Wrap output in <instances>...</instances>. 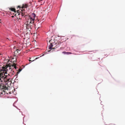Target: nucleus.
Here are the masks:
<instances>
[{
	"instance_id": "obj_1",
	"label": "nucleus",
	"mask_w": 125,
	"mask_h": 125,
	"mask_svg": "<svg viewBox=\"0 0 125 125\" xmlns=\"http://www.w3.org/2000/svg\"><path fill=\"white\" fill-rule=\"evenodd\" d=\"M35 17L36 15L34 13H32L31 16H29V18L27 21V24L26 26L28 30L29 31H31V27L33 24Z\"/></svg>"
},
{
	"instance_id": "obj_2",
	"label": "nucleus",
	"mask_w": 125,
	"mask_h": 125,
	"mask_svg": "<svg viewBox=\"0 0 125 125\" xmlns=\"http://www.w3.org/2000/svg\"><path fill=\"white\" fill-rule=\"evenodd\" d=\"M37 23L38 24V25L39 24V25L38 26V28H39V27H41V24L42 23V22H41V21L38 20L37 22Z\"/></svg>"
},
{
	"instance_id": "obj_3",
	"label": "nucleus",
	"mask_w": 125,
	"mask_h": 125,
	"mask_svg": "<svg viewBox=\"0 0 125 125\" xmlns=\"http://www.w3.org/2000/svg\"><path fill=\"white\" fill-rule=\"evenodd\" d=\"M53 46V45L52 44V43H51L50 45L48 46V48L50 50L52 49V47Z\"/></svg>"
},
{
	"instance_id": "obj_4",
	"label": "nucleus",
	"mask_w": 125,
	"mask_h": 125,
	"mask_svg": "<svg viewBox=\"0 0 125 125\" xmlns=\"http://www.w3.org/2000/svg\"><path fill=\"white\" fill-rule=\"evenodd\" d=\"M45 55L44 54H43L42 55L40 56V57H37V58H36L35 59V60H36L37 59H39L40 57H42V56H44Z\"/></svg>"
},
{
	"instance_id": "obj_5",
	"label": "nucleus",
	"mask_w": 125,
	"mask_h": 125,
	"mask_svg": "<svg viewBox=\"0 0 125 125\" xmlns=\"http://www.w3.org/2000/svg\"><path fill=\"white\" fill-rule=\"evenodd\" d=\"M67 52H62V53L64 54H67Z\"/></svg>"
},
{
	"instance_id": "obj_6",
	"label": "nucleus",
	"mask_w": 125,
	"mask_h": 125,
	"mask_svg": "<svg viewBox=\"0 0 125 125\" xmlns=\"http://www.w3.org/2000/svg\"><path fill=\"white\" fill-rule=\"evenodd\" d=\"M27 5H25V6H23V7L27 8Z\"/></svg>"
},
{
	"instance_id": "obj_7",
	"label": "nucleus",
	"mask_w": 125,
	"mask_h": 125,
	"mask_svg": "<svg viewBox=\"0 0 125 125\" xmlns=\"http://www.w3.org/2000/svg\"><path fill=\"white\" fill-rule=\"evenodd\" d=\"M67 54H71V53L70 52H67Z\"/></svg>"
},
{
	"instance_id": "obj_8",
	"label": "nucleus",
	"mask_w": 125,
	"mask_h": 125,
	"mask_svg": "<svg viewBox=\"0 0 125 125\" xmlns=\"http://www.w3.org/2000/svg\"><path fill=\"white\" fill-rule=\"evenodd\" d=\"M11 10L12 11H14L15 9H14L12 8L11 9Z\"/></svg>"
},
{
	"instance_id": "obj_9",
	"label": "nucleus",
	"mask_w": 125,
	"mask_h": 125,
	"mask_svg": "<svg viewBox=\"0 0 125 125\" xmlns=\"http://www.w3.org/2000/svg\"><path fill=\"white\" fill-rule=\"evenodd\" d=\"M13 106H14L15 107H16V108H17V107L16 106H15L14 105V104H13Z\"/></svg>"
},
{
	"instance_id": "obj_10",
	"label": "nucleus",
	"mask_w": 125,
	"mask_h": 125,
	"mask_svg": "<svg viewBox=\"0 0 125 125\" xmlns=\"http://www.w3.org/2000/svg\"><path fill=\"white\" fill-rule=\"evenodd\" d=\"M56 46H57V47H58L59 46V45H56Z\"/></svg>"
},
{
	"instance_id": "obj_11",
	"label": "nucleus",
	"mask_w": 125,
	"mask_h": 125,
	"mask_svg": "<svg viewBox=\"0 0 125 125\" xmlns=\"http://www.w3.org/2000/svg\"><path fill=\"white\" fill-rule=\"evenodd\" d=\"M29 61H31V60H29Z\"/></svg>"
},
{
	"instance_id": "obj_12",
	"label": "nucleus",
	"mask_w": 125,
	"mask_h": 125,
	"mask_svg": "<svg viewBox=\"0 0 125 125\" xmlns=\"http://www.w3.org/2000/svg\"><path fill=\"white\" fill-rule=\"evenodd\" d=\"M34 61V60H33V61Z\"/></svg>"
},
{
	"instance_id": "obj_13",
	"label": "nucleus",
	"mask_w": 125,
	"mask_h": 125,
	"mask_svg": "<svg viewBox=\"0 0 125 125\" xmlns=\"http://www.w3.org/2000/svg\"><path fill=\"white\" fill-rule=\"evenodd\" d=\"M18 7H19V6H18Z\"/></svg>"
}]
</instances>
